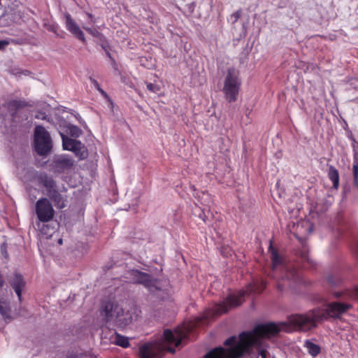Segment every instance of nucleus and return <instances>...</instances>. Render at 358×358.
<instances>
[{
  "label": "nucleus",
  "mask_w": 358,
  "mask_h": 358,
  "mask_svg": "<svg viewBox=\"0 0 358 358\" xmlns=\"http://www.w3.org/2000/svg\"><path fill=\"white\" fill-rule=\"evenodd\" d=\"M352 308L350 303L332 302L325 309L316 308L305 314H294L287 317L285 322H269L257 325L250 331H244L238 337L231 336L224 342L225 348L219 347L209 351L204 358H241L255 348L262 358H270L267 351L266 339L276 336L280 331H309L317 326V322L329 317H338Z\"/></svg>",
  "instance_id": "nucleus-1"
},
{
  "label": "nucleus",
  "mask_w": 358,
  "mask_h": 358,
  "mask_svg": "<svg viewBox=\"0 0 358 358\" xmlns=\"http://www.w3.org/2000/svg\"><path fill=\"white\" fill-rule=\"evenodd\" d=\"M201 322V319L198 318L183 324L174 331L164 330L159 341L145 343L140 348V358H161L164 351L174 352V348L178 347L194 327Z\"/></svg>",
  "instance_id": "nucleus-2"
},
{
  "label": "nucleus",
  "mask_w": 358,
  "mask_h": 358,
  "mask_svg": "<svg viewBox=\"0 0 358 358\" xmlns=\"http://www.w3.org/2000/svg\"><path fill=\"white\" fill-rule=\"evenodd\" d=\"M266 287L264 281H254L250 283L244 290L234 292L227 297L225 301L220 303H215L210 308L203 313V319L209 320L227 313L230 308L241 305L244 301L245 296L261 292Z\"/></svg>",
  "instance_id": "nucleus-3"
},
{
  "label": "nucleus",
  "mask_w": 358,
  "mask_h": 358,
  "mask_svg": "<svg viewBox=\"0 0 358 358\" xmlns=\"http://www.w3.org/2000/svg\"><path fill=\"white\" fill-rule=\"evenodd\" d=\"M269 251L272 261L271 278L277 282L279 289L291 287L299 280L298 273L291 264L287 263L284 257L278 255L271 245L269 246Z\"/></svg>",
  "instance_id": "nucleus-4"
},
{
  "label": "nucleus",
  "mask_w": 358,
  "mask_h": 358,
  "mask_svg": "<svg viewBox=\"0 0 358 358\" xmlns=\"http://www.w3.org/2000/svg\"><path fill=\"white\" fill-rule=\"evenodd\" d=\"M101 315L106 322L113 323L120 327H124L133 320L129 312L124 313L122 307L111 301H108L103 305Z\"/></svg>",
  "instance_id": "nucleus-5"
},
{
  "label": "nucleus",
  "mask_w": 358,
  "mask_h": 358,
  "mask_svg": "<svg viewBox=\"0 0 358 358\" xmlns=\"http://www.w3.org/2000/svg\"><path fill=\"white\" fill-rule=\"evenodd\" d=\"M241 85L239 78V72L235 69H229L226 76L223 92L226 99L229 102L235 101L237 99L238 91Z\"/></svg>",
  "instance_id": "nucleus-6"
},
{
  "label": "nucleus",
  "mask_w": 358,
  "mask_h": 358,
  "mask_svg": "<svg viewBox=\"0 0 358 358\" xmlns=\"http://www.w3.org/2000/svg\"><path fill=\"white\" fill-rule=\"evenodd\" d=\"M34 145L36 152L45 155L52 148V141L49 133L41 126H37L34 130Z\"/></svg>",
  "instance_id": "nucleus-7"
},
{
  "label": "nucleus",
  "mask_w": 358,
  "mask_h": 358,
  "mask_svg": "<svg viewBox=\"0 0 358 358\" xmlns=\"http://www.w3.org/2000/svg\"><path fill=\"white\" fill-rule=\"evenodd\" d=\"M126 278L129 282L141 284L150 292L157 289V281L148 273L138 270H131L127 273Z\"/></svg>",
  "instance_id": "nucleus-8"
},
{
  "label": "nucleus",
  "mask_w": 358,
  "mask_h": 358,
  "mask_svg": "<svg viewBox=\"0 0 358 358\" xmlns=\"http://www.w3.org/2000/svg\"><path fill=\"white\" fill-rule=\"evenodd\" d=\"M36 213L39 221L48 222L52 220L55 215L54 208L46 198L39 199L35 206Z\"/></svg>",
  "instance_id": "nucleus-9"
},
{
  "label": "nucleus",
  "mask_w": 358,
  "mask_h": 358,
  "mask_svg": "<svg viewBox=\"0 0 358 358\" xmlns=\"http://www.w3.org/2000/svg\"><path fill=\"white\" fill-rule=\"evenodd\" d=\"M64 150L72 151L79 159H85L87 152L85 146L78 141L72 139L62 134Z\"/></svg>",
  "instance_id": "nucleus-10"
},
{
  "label": "nucleus",
  "mask_w": 358,
  "mask_h": 358,
  "mask_svg": "<svg viewBox=\"0 0 358 358\" xmlns=\"http://www.w3.org/2000/svg\"><path fill=\"white\" fill-rule=\"evenodd\" d=\"M65 27L66 29L72 34L76 38L85 43L86 40L84 33L78 23L71 17L69 13L65 14Z\"/></svg>",
  "instance_id": "nucleus-11"
},
{
  "label": "nucleus",
  "mask_w": 358,
  "mask_h": 358,
  "mask_svg": "<svg viewBox=\"0 0 358 358\" xmlns=\"http://www.w3.org/2000/svg\"><path fill=\"white\" fill-rule=\"evenodd\" d=\"M53 163L55 169L59 172L71 169L73 164V159L66 155L57 156Z\"/></svg>",
  "instance_id": "nucleus-12"
},
{
  "label": "nucleus",
  "mask_w": 358,
  "mask_h": 358,
  "mask_svg": "<svg viewBox=\"0 0 358 358\" xmlns=\"http://www.w3.org/2000/svg\"><path fill=\"white\" fill-rule=\"evenodd\" d=\"M11 285L15 290V292L17 295L19 300H21L22 291L25 285L23 277L18 273L13 275L11 279Z\"/></svg>",
  "instance_id": "nucleus-13"
},
{
  "label": "nucleus",
  "mask_w": 358,
  "mask_h": 358,
  "mask_svg": "<svg viewBox=\"0 0 358 358\" xmlns=\"http://www.w3.org/2000/svg\"><path fill=\"white\" fill-rule=\"evenodd\" d=\"M313 230V227L308 221H301L297 223L294 234L297 238L300 239L297 235L298 234L306 236L310 234Z\"/></svg>",
  "instance_id": "nucleus-14"
},
{
  "label": "nucleus",
  "mask_w": 358,
  "mask_h": 358,
  "mask_svg": "<svg viewBox=\"0 0 358 358\" xmlns=\"http://www.w3.org/2000/svg\"><path fill=\"white\" fill-rule=\"evenodd\" d=\"M39 183L43 185L48 192L55 190V182L53 179L46 174H41L38 178Z\"/></svg>",
  "instance_id": "nucleus-15"
},
{
  "label": "nucleus",
  "mask_w": 358,
  "mask_h": 358,
  "mask_svg": "<svg viewBox=\"0 0 358 358\" xmlns=\"http://www.w3.org/2000/svg\"><path fill=\"white\" fill-rule=\"evenodd\" d=\"M47 195L50 199L55 203V205L59 208H62L64 207V201L62 196L59 194L57 190H54L51 192H48Z\"/></svg>",
  "instance_id": "nucleus-16"
},
{
  "label": "nucleus",
  "mask_w": 358,
  "mask_h": 358,
  "mask_svg": "<svg viewBox=\"0 0 358 358\" xmlns=\"http://www.w3.org/2000/svg\"><path fill=\"white\" fill-rule=\"evenodd\" d=\"M328 176L333 182V187L335 189H338L339 185V174L337 169L334 166H330L329 168Z\"/></svg>",
  "instance_id": "nucleus-17"
},
{
  "label": "nucleus",
  "mask_w": 358,
  "mask_h": 358,
  "mask_svg": "<svg viewBox=\"0 0 358 358\" xmlns=\"http://www.w3.org/2000/svg\"><path fill=\"white\" fill-rule=\"evenodd\" d=\"M304 347L306 348L308 353L313 357L317 356L320 352V346L310 341H306L304 343Z\"/></svg>",
  "instance_id": "nucleus-18"
},
{
  "label": "nucleus",
  "mask_w": 358,
  "mask_h": 358,
  "mask_svg": "<svg viewBox=\"0 0 358 358\" xmlns=\"http://www.w3.org/2000/svg\"><path fill=\"white\" fill-rule=\"evenodd\" d=\"M114 342L117 345L123 348H127L129 346V339L127 337L121 336L118 334L115 335Z\"/></svg>",
  "instance_id": "nucleus-19"
},
{
  "label": "nucleus",
  "mask_w": 358,
  "mask_h": 358,
  "mask_svg": "<svg viewBox=\"0 0 358 358\" xmlns=\"http://www.w3.org/2000/svg\"><path fill=\"white\" fill-rule=\"evenodd\" d=\"M198 196L201 201V203L203 206L210 207L213 203V200L210 194L206 192H201V195H199Z\"/></svg>",
  "instance_id": "nucleus-20"
},
{
  "label": "nucleus",
  "mask_w": 358,
  "mask_h": 358,
  "mask_svg": "<svg viewBox=\"0 0 358 358\" xmlns=\"http://www.w3.org/2000/svg\"><path fill=\"white\" fill-rule=\"evenodd\" d=\"M0 313L5 317H10V308L6 301H0Z\"/></svg>",
  "instance_id": "nucleus-21"
},
{
  "label": "nucleus",
  "mask_w": 358,
  "mask_h": 358,
  "mask_svg": "<svg viewBox=\"0 0 358 358\" xmlns=\"http://www.w3.org/2000/svg\"><path fill=\"white\" fill-rule=\"evenodd\" d=\"M69 134L73 137H78L81 135V130L76 126H71L69 128Z\"/></svg>",
  "instance_id": "nucleus-22"
},
{
  "label": "nucleus",
  "mask_w": 358,
  "mask_h": 358,
  "mask_svg": "<svg viewBox=\"0 0 358 358\" xmlns=\"http://www.w3.org/2000/svg\"><path fill=\"white\" fill-rule=\"evenodd\" d=\"M83 28L93 36L99 38L101 36L100 32L96 29H92L87 27H83Z\"/></svg>",
  "instance_id": "nucleus-23"
},
{
  "label": "nucleus",
  "mask_w": 358,
  "mask_h": 358,
  "mask_svg": "<svg viewBox=\"0 0 358 358\" xmlns=\"http://www.w3.org/2000/svg\"><path fill=\"white\" fill-rule=\"evenodd\" d=\"M21 106V103L20 101H17V100H13V101H10L8 103V107L9 108H13V109H17L20 106Z\"/></svg>",
  "instance_id": "nucleus-24"
},
{
  "label": "nucleus",
  "mask_w": 358,
  "mask_h": 358,
  "mask_svg": "<svg viewBox=\"0 0 358 358\" xmlns=\"http://www.w3.org/2000/svg\"><path fill=\"white\" fill-rule=\"evenodd\" d=\"M147 89L152 92H157L158 91H159V87L152 83H148Z\"/></svg>",
  "instance_id": "nucleus-25"
},
{
  "label": "nucleus",
  "mask_w": 358,
  "mask_h": 358,
  "mask_svg": "<svg viewBox=\"0 0 358 358\" xmlns=\"http://www.w3.org/2000/svg\"><path fill=\"white\" fill-rule=\"evenodd\" d=\"M90 80L91 84L93 85L95 88H96L101 94H105L103 90H102L99 87V85L98 82L94 78H90Z\"/></svg>",
  "instance_id": "nucleus-26"
},
{
  "label": "nucleus",
  "mask_w": 358,
  "mask_h": 358,
  "mask_svg": "<svg viewBox=\"0 0 358 358\" xmlns=\"http://www.w3.org/2000/svg\"><path fill=\"white\" fill-rule=\"evenodd\" d=\"M348 294L351 298L358 299V287H355Z\"/></svg>",
  "instance_id": "nucleus-27"
},
{
  "label": "nucleus",
  "mask_w": 358,
  "mask_h": 358,
  "mask_svg": "<svg viewBox=\"0 0 358 358\" xmlns=\"http://www.w3.org/2000/svg\"><path fill=\"white\" fill-rule=\"evenodd\" d=\"M352 171H353V176L355 180L357 181L358 178V164L354 163L352 166Z\"/></svg>",
  "instance_id": "nucleus-28"
},
{
  "label": "nucleus",
  "mask_w": 358,
  "mask_h": 358,
  "mask_svg": "<svg viewBox=\"0 0 358 358\" xmlns=\"http://www.w3.org/2000/svg\"><path fill=\"white\" fill-rule=\"evenodd\" d=\"M240 16H241L240 12L237 11L231 15V20L233 21V22H235L239 19Z\"/></svg>",
  "instance_id": "nucleus-29"
},
{
  "label": "nucleus",
  "mask_w": 358,
  "mask_h": 358,
  "mask_svg": "<svg viewBox=\"0 0 358 358\" xmlns=\"http://www.w3.org/2000/svg\"><path fill=\"white\" fill-rule=\"evenodd\" d=\"M9 44L6 40H0V50L4 49Z\"/></svg>",
  "instance_id": "nucleus-30"
},
{
  "label": "nucleus",
  "mask_w": 358,
  "mask_h": 358,
  "mask_svg": "<svg viewBox=\"0 0 358 358\" xmlns=\"http://www.w3.org/2000/svg\"><path fill=\"white\" fill-rule=\"evenodd\" d=\"M36 118H41V119H45V114H41L39 115H36Z\"/></svg>",
  "instance_id": "nucleus-31"
},
{
  "label": "nucleus",
  "mask_w": 358,
  "mask_h": 358,
  "mask_svg": "<svg viewBox=\"0 0 358 358\" xmlns=\"http://www.w3.org/2000/svg\"><path fill=\"white\" fill-rule=\"evenodd\" d=\"M335 296L339 297L341 296V294L339 292L334 293Z\"/></svg>",
  "instance_id": "nucleus-32"
},
{
  "label": "nucleus",
  "mask_w": 358,
  "mask_h": 358,
  "mask_svg": "<svg viewBox=\"0 0 358 358\" xmlns=\"http://www.w3.org/2000/svg\"><path fill=\"white\" fill-rule=\"evenodd\" d=\"M62 243H63L62 239V238H59V239L58 240V243H59V245H62Z\"/></svg>",
  "instance_id": "nucleus-33"
},
{
  "label": "nucleus",
  "mask_w": 358,
  "mask_h": 358,
  "mask_svg": "<svg viewBox=\"0 0 358 358\" xmlns=\"http://www.w3.org/2000/svg\"><path fill=\"white\" fill-rule=\"evenodd\" d=\"M87 15H88L89 17L92 20V21L94 22L93 21L92 15L91 14H90V13H88Z\"/></svg>",
  "instance_id": "nucleus-34"
},
{
  "label": "nucleus",
  "mask_w": 358,
  "mask_h": 358,
  "mask_svg": "<svg viewBox=\"0 0 358 358\" xmlns=\"http://www.w3.org/2000/svg\"><path fill=\"white\" fill-rule=\"evenodd\" d=\"M357 252H358V245H357Z\"/></svg>",
  "instance_id": "nucleus-35"
}]
</instances>
